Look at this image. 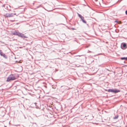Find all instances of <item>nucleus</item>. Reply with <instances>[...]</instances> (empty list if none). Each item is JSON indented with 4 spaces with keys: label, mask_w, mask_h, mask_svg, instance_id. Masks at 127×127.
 Wrapping results in <instances>:
<instances>
[{
    "label": "nucleus",
    "mask_w": 127,
    "mask_h": 127,
    "mask_svg": "<svg viewBox=\"0 0 127 127\" xmlns=\"http://www.w3.org/2000/svg\"><path fill=\"white\" fill-rule=\"evenodd\" d=\"M82 20L83 22H84V23H86V21H85V20H84V19H83Z\"/></svg>",
    "instance_id": "nucleus-9"
},
{
    "label": "nucleus",
    "mask_w": 127,
    "mask_h": 127,
    "mask_svg": "<svg viewBox=\"0 0 127 127\" xmlns=\"http://www.w3.org/2000/svg\"><path fill=\"white\" fill-rule=\"evenodd\" d=\"M123 46L124 47H125L126 46V44L125 43L123 44Z\"/></svg>",
    "instance_id": "nucleus-10"
},
{
    "label": "nucleus",
    "mask_w": 127,
    "mask_h": 127,
    "mask_svg": "<svg viewBox=\"0 0 127 127\" xmlns=\"http://www.w3.org/2000/svg\"><path fill=\"white\" fill-rule=\"evenodd\" d=\"M15 79V77L12 75H10L7 78L6 81L9 82Z\"/></svg>",
    "instance_id": "nucleus-2"
},
{
    "label": "nucleus",
    "mask_w": 127,
    "mask_h": 127,
    "mask_svg": "<svg viewBox=\"0 0 127 127\" xmlns=\"http://www.w3.org/2000/svg\"><path fill=\"white\" fill-rule=\"evenodd\" d=\"M108 91L109 92H113L114 93H116L119 92H120V91L119 90H117L116 89H109L108 90Z\"/></svg>",
    "instance_id": "nucleus-3"
},
{
    "label": "nucleus",
    "mask_w": 127,
    "mask_h": 127,
    "mask_svg": "<svg viewBox=\"0 0 127 127\" xmlns=\"http://www.w3.org/2000/svg\"><path fill=\"white\" fill-rule=\"evenodd\" d=\"M4 16L7 18L13 16V14L12 13H7Z\"/></svg>",
    "instance_id": "nucleus-4"
},
{
    "label": "nucleus",
    "mask_w": 127,
    "mask_h": 127,
    "mask_svg": "<svg viewBox=\"0 0 127 127\" xmlns=\"http://www.w3.org/2000/svg\"><path fill=\"white\" fill-rule=\"evenodd\" d=\"M118 116H115L114 118V119H116L117 118H118Z\"/></svg>",
    "instance_id": "nucleus-12"
},
{
    "label": "nucleus",
    "mask_w": 127,
    "mask_h": 127,
    "mask_svg": "<svg viewBox=\"0 0 127 127\" xmlns=\"http://www.w3.org/2000/svg\"><path fill=\"white\" fill-rule=\"evenodd\" d=\"M2 52L1 50H0V55L1 56L2 55Z\"/></svg>",
    "instance_id": "nucleus-11"
},
{
    "label": "nucleus",
    "mask_w": 127,
    "mask_h": 127,
    "mask_svg": "<svg viewBox=\"0 0 127 127\" xmlns=\"http://www.w3.org/2000/svg\"><path fill=\"white\" fill-rule=\"evenodd\" d=\"M13 34L17 35L18 36L21 37H22L27 38L28 37L27 36H25L23 34H22L19 32H14L13 33Z\"/></svg>",
    "instance_id": "nucleus-1"
},
{
    "label": "nucleus",
    "mask_w": 127,
    "mask_h": 127,
    "mask_svg": "<svg viewBox=\"0 0 127 127\" xmlns=\"http://www.w3.org/2000/svg\"><path fill=\"white\" fill-rule=\"evenodd\" d=\"M14 21V20H13L12 21Z\"/></svg>",
    "instance_id": "nucleus-14"
},
{
    "label": "nucleus",
    "mask_w": 127,
    "mask_h": 127,
    "mask_svg": "<svg viewBox=\"0 0 127 127\" xmlns=\"http://www.w3.org/2000/svg\"><path fill=\"white\" fill-rule=\"evenodd\" d=\"M115 22L117 23H118L119 24H121V21H115Z\"/></svg>",
    "instance_id": "nucleus-8"
},
{
    "label": "nucleus",
    "mask_w": 127,
    "mask_h": 127,
    "mask_svg": "<svg viewBox=\"0 0 127 127\" xmlns=\"http://www.w3.org/2000/svg\"><path fill=\"white\" fill-rule=\"evenodd\" d=\"M121 59L122 60H127V58H126V57L122 58H121Z\"/></svg>",
    "instance_id": "nucleus-7"
},
{
    "label": "nucleus",
    "mask_w": 127,
    "mask_h": 127,
    "mask_svg": "<svg viewBox=\"0 0 127 127\" xmlns=\"http://www.w3.org/2000/svg\"><path fill=\"white\" fill-rule=\"evenodd\" d=\"M125 13H126V14L127 15V10L126 11Z\"/></svg>",
    "instance_id": "nucleus-13"
},
{
    "label": "nucleus",
    "mask_w": 127,
    "mask_h": 127,
    "mask_svg": "<svg viewBox=\"0 0 127 127\" xmlns=\"http://www.w3.org/2000/svg\"><path fill=\"white\" fill-rule=\"evenodd\" d=\"M1 56H3L4 58H7V56H6V55L4 54H3V53L2 54V55H1Z\"/></svg>",
    "instance_id": "nucleus-5"
},
{
    "label": "nucleus",
    "mask_w": 127,
    "mask_h": 127,
    "mask_svg": "<svg viewBox=\"0 0 127 127\" xmlns=\"http://www.w3.org/2000/svg\"><path fill=\"white\" fill-rule=\"evenodd\" d=\"M79 17L82 20L83 19H84V18L83 17H82L81 15L80 14H79Z\"/></svg>",
    "instance_id": "nucleus-6"
}]
</instances>
